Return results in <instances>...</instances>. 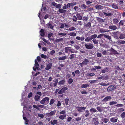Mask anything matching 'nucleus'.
Returning a JSON list of instances; mask_svg holds the SVG:
<instances>
[{
    "label": "nucleus",
    "mask_w": 125,
    "mask_h": 125,
    "mask_svg": "<svg viewBox=\"0 0 125 125\" xmlns=\"http://www.w3.org/2000/svg\"><path fill=\"white\" fill-rule=\"evenodd\" d=\"M109 70V68L107 67L105 68L104 69L101 71V73H105L108 72Z\"/></svg>",
    "instance_id": "16"
},
{
    "label": "nucleus",
    "mask_w": 125,
    "mask_h": 125,
    "mask_svg": "<svg viewBox=\"0 0 125 125\" xmlns=\"http://www.w3.org/2000/svg\"><path fill=\"white\" fill-rule=\"evenodd\" d=\"M71 48V47H66L64 48V51L66 53H68V52L71 51L70 49Z\"/></svg>",
    "instance_id": "22"
},
{
    "label": "nucleus",
    "mask_w": 125,
    "mask_h": 125,
    "mask_svg": "<svg viewBox=\"0 0 125 125\" xmlns=\"http://www.w3.org/2000/svg\"><path fill=\"white\" fill-rule=\"evenodd\" d=\"M65 82V80L64 79L63 80L59 81L58 82V84L59 85H60L61 84H63Z\"/></svg>",
    "instance_id": "46"
},
{
    "label": "nucleus",
    "mask_w": 125,
    "mask_h": 125,
    "mask_svg": "<svg viewBox=\"0 0 125 125\" xmlns=\"http://www.w3.org/2000/svg\"><path fill=\"white\" fill-rule=\"evenodd\" d=\"M69 100V98H66L64 99L65 103L66 105H67L68 104V102Z\"/></svg>",
    "instance_id": "56"
},
{
    "label": "nucleus",
    "mask_w": 125,
    "mask_h": 125,
    "mask_svg": "<svg viewBox=\"0 0 125 125\" xmlns=\"http://www.w3.org/2000/svg\"><path fill=\"white\" fill-rule=\"evenodd\" d=\"M109 79V76L107 75L105 76L104 75L103 76H102L98 77L97 78V79L99 80L102 79L104 80H107Z\"/></svg>",
    "instance_id": "6"
},
{
    "label": "nucleus",
    "mask_w": 125,
    "mask_h": 125,
    "mask_svg": "<svg viewBox=\"0 0 125 125\" xmlns=\"http://www.w3.org/2000/svg\"><path fill=\"white\" fill-rule=\"evenodd\" d=\"M119 21L117 19H114L113 20V23L114 24H116L118 23Z\"/></svg>",
    "instance_id": "38"
},
{
    "label": "nucleus",
    "mask_w": 125,
    "mask_h": 125,
    "mask_svg": "<svg viewBox=\"0 0 125 125\" xmlns=\"http://www.w3.org/2000/svg\"><path fill=\"white\" fill-rule=\"evenodd\" d=\"M96 8L98 10L102 9V6L101 5H96L95 6Z\"/></svg>",
    "instance_id": "41"
},
{
    "label": "nucleus",
    "mask_w": 125,
    "mask_h": 125,
    "mask_svg": "<svg viewBox=\"0 0 125 125\" xmlns=\"http://www.w3.org/2000/svg\"><path fill=\"white\" fill-rule=\"evenodd\" d=\"M73 80L72 78H70L69 79L68 81V82L69 84H71L73 82Z\"/></svg>",
    "instance_id": "62"
},
{
    "label": "nucleus",
    "mask_w": 125,
    "mask_h": 125,
    "mask_svg": "<svg viewBox=\"0 0 125 125\" xmlns=\"http://www.w3.org/2000/svg\"><path fill=\"white\" fill-rule=\"evenodd\" d=\"M35 66H36V67L35 68L34 67H33V70L34 71H35L36 69H37L38 70V67L39 66V64H38V62L36 59H35Z\"/></svg>",
    "instance_id": "10"
},
{
    "label": "nucleus",
    "mask_w": 125,
    "mask_h": 125,
    "mask_svg": "<svg viewBox=\"0 0 125 125\" xmlns=\"http://www.w3.org/2000/svg\"><path fill=\"white\" fill-rule=\"evenodd\" d=\"M92 40L91 36H88L86 38L85 41L86 42H89Z\"/></svg>",
    "instance_id": "29"
},
{
    "label": "nucleus",
    "mask_w": 125,
    "mask_h": 125,
    "mask_svg": "<svg viewBox=\"0 0 125 125\" xmlns=\"http://www.w3.org/2000/svg\"><path fill=\"white\" fill-rule=\"evenodd\" d=\"M42 39L43 40V41H44V42H46V43L47 44H49L50 43L47 40H46L45 38H42Z\"/></svg>",
    "instance_id": "57"
},
{
    "label": "nucleus",
    "mask_w": 125,
    "mask_h": 125,
    "mask_svg": "<svg viewBox=\"0 0 125 125\" xmlns=\"http://www.w3.org/2000/svg\"><path fill=\"white\" fill-rule=\"evenodd\" d=\"M124 24V21L123 20L120 21V22L119 23V26H122Z\"/></svg>",
    "instance_id": "50"
},
{
    "label": "nucleus",
    "mask_w": 125,
    "mask_h": 125,
    "mask_svg": "<svg viewBox=\"0 0 125 125\" xmlns=\"http://www.w3.org/2000/svg\"><path fill=\"white\" fill-rule=\"evenodd\" d=\"M47 25L49 28H50L51 29H53V26L50 22L47 23Z\"/></svg>",
    "instance_id": "27"
},
{
    "label": "nucleus",
    "mask_w": 125,
    "mask_h": 125,
    "mask_svg": "<svg viewBox=\"0 0 125 125\" xmlns=\"http://www.w3.org/2000/svg\"><path fill=\"white\" fill-rule=\"evenodd\" d=\"M89 62V61L88 59H85L84 60V61L82 62V63L83 65H86Z\"/></svg>",
    "instance_id": "20"
},
{
    "label": "nucleus",
    "mask_w": 125,
    "mask_h": 125,
    "mask_svg": "<svg viewBox=\"0 0 125 125\" xmlns=\"http://www.w3.org/2000/svg\"><path fill=\"white\" fill-rule=\"evenodd\" d=\"M49 98L48 97H46L41 100L40 102L41 104H44L45 103L48 104L49 103Z\"/></svg>",
    "instance_id": "2"
},
{
    "label": "nucleus",
    "mask_w": 125,
    "mask_h": 125,
    "mask_svg": "<svg viewBox=\"0 0 125 125\" xmlns=\"http://www.w3.org/2000/svg\"><path fill=\"white\" fill-rule=\"evenodd\" d=\"M55 114V112L54 111H52L50 112V113H47L46 114L48 117H50L52 116Z\"/></svg>",
    "instance_id": "12"
},
{
    "label": "nucleus",
    "mask_w": 125,
    "mask_h": 125,
    "mask_svg": "<svg viewBox=\"0 0 125 125\" xmlns=\"http://www.w3.org/2000/svg\"><path fill=\"white\" fill-rule=\"evenodd\" d=\"M118 43L121 44H123L125 43V41H122L120 40H118Z\"/></svg>",
    "instance_id": "48"
},
{
    "label": "nucleus",
    "mask_w": 125,
    "mask_h": 125,
    "mask_svg": "<svg viewBox=\"0 0 125 125\" xmlns=\"http://www.w3.org/2000/svg\"><path fill=\"white\" fill-rule=\"evenodd\" d=\"M58 11L61 13H65L66 12V10L62 9H59Z\"/></svg>",
    "instance_id": "30"
},
{
    "label": "nucleus",
    "mask_w": 125,
    "mask_h": 125,
    "mask_svg": "<svg viewBox=\"0 0 125 125\" xmlns=\"http://www.w3.org/2000/svg\"><path fill=\"white\" fill-rule=\"evenodd\" d=\"M38 117L41 118H43L44 117V115L42 114H38Z\"/></svg>",
    "instance_id": "61"
},
{
    "label": "nucleus",
    "mask_w": 125,
    "mask_h": 125,
    "mask_svg": "<svg viewBox=\"0 0 125 125\" xmlns=\"http://www.w3.org/2000/svg\"><path fill=\"white\" fill-rule=\"evenodd\" d=\"M40 34L42 36H44L45 35V32L43 29H42L40 31Z\"/></svg>",
    "instance_id": "24"
},
{
    "label": "nucleus",
    "mask_w": 125,
    "mask_h": 125,
    "mask_svg": "<svg viewBox=\"0 0 125 125\" xmlns=\"http://www.w3.org/2000/svg\"><path fill=\"white\" fill-rule=\"evenodd\" d=\"M40 96L38 95H36L34 97V99L35 101H39L40 99Z\"/></svg>",
    "instance_id": "35"
},
{
    "label": "nucleus",
    "mask_w": 125,
    "mask_h": 125,
    "mask_svg": "<svg viewBox=\"0 0 125 125\" xmlns=\"http://www.w3.org/2000/svg\"><path fill=\"white\" fill-rule=\"evenodd\" d=\"M76 33L74 32H70L69 34V35L71 36L74 37L76 35Z\"/></svg>",
    "instance_id": "32"
},
{
    "label": "nucleus",
    "mask_w": 125,
    "mask_h": 125,
    "mask_svg": "<svg viewBox=\"0 0 125 125\" xmlns=\"http://www.w3.org/2000/svg\"><path fill=\"white\" fill-rule=\"evenodd\" d=\"M104 38H105L106 39H107L110 41H111L112 40L111 38V36H109L107 34L105 35L104 36Z\"/></svg>",
    "instance_id": "23"
},
{
    "label": "nucleus",
    "mask_w": 125,
    "mask_h": 125,
    "mask_svg": "<svg viewBox=\"0 0 125 125\" xmlns=\"http://www.w3.org/2000/svg\"><path fill=\"white\" fill-rule=\"evenodd\" d=\"M66 113V111L65 110H63L62 111L59 112L60 114H62V115H65Z\"/></svg>",
    "instance_id": "60"
},
{
    "label": "nucleus",
    "mask_w": 125,
    "mask_h": 125,
    "mask_svg": "<svg viewBox=\"0 0 125 125\" xmlns=\"http://www.w3.org/2000/svg\"><path fill=\"white\" fill-rule=\"evenodd\" d=\"M77 111L80 112H83L86 108V107H76Z\"/></svg>",
    "instance_id": "8"
},
{
    "label": "nucleus",
    "mask_w": 125,
    "mask_h": 125,
    "mask_svg": "<svg viewBox=\"0 0 125 125\" xmlns=\"http://www.w3.org/2000/svg\"><path fill=\"white\" fill-rule=\"evenodd\" d=\"M116 88V86L114 85H112L109 86L108 88L107 91L108 92H110L113 91Z\"/></svg>",
    "instance_id": "4"
},
{
    "label": "nucleus",
    "mask_w": 125,
    "mask_h": 125,
    "mask_svg": "<svg viewBox=\"0 0 125 125\" xmlns=\"http://www.w3.org/2000/svg\"><path fill=\"white\" fill-rule=\"evenodd\" d=\"M92 122L94 125H98L99 124V119L97 117L93 118L92 121Z\"/></svg>",
    "instance_id": "1"
},
{
    "label": "nucleus",
    "mask_w": 125,
    "mask_h": 125,
    "mask_svg": "<svg viewBox=\"0 0 125 125\" xmlns=\"http://www.w3.org/2000/svg\"><path fill=\"white\" fill-rule=\"evenodd\" d=\"M66 33L65 32L60 33H58V35H62L63 36H64L66 35Z\"/></svg>",
    "instance_id": "52"
},
{
    "label": "nucleus",
    "mask_w": 125,
    "mask_h": 125,
    "mask_svg": "<svg viewBox=\"0 0 125 125\" xmlns=\"http://www.w3.org/2000/svg\"><path fill=\"white\" fill-rule=\"evenodd\" d=\"M68 88L66 87H64L62 88L58 92V94H61L65 92V91L67 90Z\"/></svg>",
    "instance_id": "5"
},
{
    "label": "nucleus",
    "mask_w": 125,
    "mask_h": 125,
    "mask_svg": "<svg viewBox=\"0 0 125 125\" xmlns=\"http://www.w3.org/2000/svg\"><path fill=\"white\" fill-rule=\"evenodd\" d=\"M76 29L73 26H72L69 28L68 29H66L67 31H72Z\"/></svg>",
    "instance_id": "25"
},
{
    "label": "nucleus",
    "mask_w": 125,
    "mask_h": 125,
    "mask_svg": "<svg viewBox=\"0 0 125 125\" xmlns=\"http://www.w3.org/2000/svg\"><path fill=\"white\" fill-rule=\"evenodd\" d=\"M99 84L102 86H107L109 85V84H107L103 83H100Z\"/></svg>",
    "instance_id": "58"
},
{
    "label": "nucleus",
    "mask_w": 125,
    "mask_h": 125,
    "mask_svg": "<svg viewBox=\"0 0 125 125\" xmlns=\"http://www.w3.org/2000/svg\"><path fill=\"white\" fill-rule=\"evenodd\" d=\"M91 37L92 40L93 39H95L97 37V35L96 34H94L91 36Z\"/></svg>",
    "instance_id": "39"
},
{
    "label": "nucleus",
    "mask_w": 125,
    "mask_h": 125,
    "mask_svg": "<svg viewBox=\"0 0 125 125\" xmlns=\"http://www.w3.org/2000/svg\"><path fill=\"white\" fill-rule=\"evenodd\" d=\"M117 103L115 101H113L109 103V104L110 105H113L116 104Z\"/></svg>",
    "instance_id": "36"
},
{
    "label": "nucleus",
    "mask_w": 125,
    "mask_h": 125,
    "mask_svg": "<svg viewBox=\"0 0 125 125\" xmlns=\"http://www.w3.org/2000/svg\"><path fill=\"white\" fill-rule=\"evenodd\" d=\"M84 26L86 29H89L91 26V23L90 22H89L87 23H85Z\"/></svg>",
    "instance_id": "9"
},
{
    "label": "nucleus",
    "mask_w": 125,
    "mask_h": 125,
    "mask_svg": "<svg viewBox=\"0 0 125 125\" xmlns=\"http://www.w3.org/2000/svg\"><path fill=\"white\" fill-rule=\"evenodd\" d=\"M57 121L56 120H54L53 121H51V124L53 125H54L55 124H57Z\"/></svg>",
    "instance_id": "33"
},
{
    "label": "nucleus",
    "mask_w": 125,
    "mask_h": 125,
    "mask_svg": "<svg viewBox=\"0 0 125 125\" xmlns=\"http://www.w3.org/2000/svg\"><path fill=\"white\" fill-rule=\"evenodd\" d=\"M87 76H94L95 75V74L93 73H89L87 74Z\"/></svg>",
    "instance_id": "51"
},
{
    "label": "nucleus",
    "mask_w": 125,
    "mask_h": 125,
    "mask_svg": "<svg viewBox=\"0 0 125 125\" xmlns=\"http://www.w3.org/2000/svg\"><path fill=\"white\" fill-rule=\"evenodd\" d=\"M85 47L86 49H92L94 46L92 44L90 43H88L85 44Z\"/></svg>",
    "instance_id": "3"
},
{
    "label": "nucleus",
    "mask_w": 125,
    "mask_h": 125,
    "mask_svg": "<svg viewBox=\"0 0 125 125\" xmlns=\"http://www.w3.org/2000/svg\"><path fill=\"white\" fill-rule=\"evenodd\" d=\"M52 62H50L48 64L46 65V67L45 69L46 70H48L50 69L52 66Z\"/></svg>",
    "instance_id": "11"
},
{
    "label": "nucleus",
    "mask_w": 125,
    "mask_h": 125,
    "mask_svg": "<svg viewBox=\"0 0 125 125\" xmlns=\"http://www.w3.org/2000/svg\"><path fill=\"white\" fill-rule=\"evenodd\" d=\"M97 20L98 21L101 22H104V21L102 19L99 17H97Z\"/></svg>",
    "instance_id": "44"
},
{
    "label": "nucleus",
    "mask_w": 125,
    "mask_h": 125,
    "mask_svg": "<svg viewBox=\"0 0 125 125\" xmlns=\"http://www.w3.org/2000/svg\"><path fill=\"white\" fill-rule=\"evenodd\" d=\"M112 7L113 8L116 9H118V6L115 4H113L112 5Z\"/></svg>",
    "instance_id": "42"
},
{
    "label": "nucleus",
    "mask_w": 125,
    "mask_h": 125,
    "mask_svg": "<svg viewBox=\"0 0 125 125\" xmlns=\"http://www.w3.org/2000/svg\"><path fill=\"white\" fill-rule=\"evenodd\" d=\"M76 55L74 54H72L70 55L69 57V58L70 60H72L73 59V58L75 57Z\"/></svg>",
    "instance_id": "28"
},
{
    "label": "nucleus",
    "mask_w": 125,
    "mask_h": 125,
    "mask_svg": "<svg viewBox=\"0 0 125 125\" xmlns=\"http://www.w3.org/2000/svg\"><path fill=\"white\" fill-rule=\"evenodd\" d=\"M59 25L60 26H60L59 27V28L61 29H62L64 27V23H60L59 24Z\"/></svg>",
    "instance_id": "47"
},
{
    "label": "nucleus",
    "mask_w": 125,
    "mask_h": 125,
    "mask_svg": "<svg viewBox=\"0 0 125 125\" xmlns=\"http://www.w3.org/2000/svg\"><path fill=\"white\" fill-rule=\"evenodd\" d=\"M58 81V79H55V83H53V85H52V84H53L52 83H51L50 84V85L51 86H55L57 85Z\"/></svg>",
    "instance_id": "17"
},
{
    "label": "nucleus",
    "mask_w": 125,
    "mask_h": 125,
    "mask_svg": "<svg viewBox=\"0 0 125 125\" xmlns=\"http://www.w3.org/2000/svg\"><path fill=\"white\" fill-rule=\"evenodd\" d=\"M90 112L92 113H95L96 112L97 110H96V109L94 108H92L90 110Z\"/></svg>",
    "instance_id": "45"
},
{
    "label": "nucleus",
    "mask_w": 125,
    "mask_h": 125,
    "mask_svg": "<svg viewBox=\"0 0 125 125\" xmlns=\"http://www.w3.org/2000/svg\"><path fill=\"white\" fill-rule=\"evenodd\" d=\"M94 43L95 44H97L98 43V41L96 39H94L92 40Z\"/></svg>",
    "instance_id": "54"
},
{
    "label": "nucleus",
    "mask_w": 125,
    "mask_h": 125,
    "mask_svg": "<svg viewBox=\"0 0 125 125\" xmlns=\"http://www.w3.org/2000/svg\"><path fill=\"white\" fill-rule=\"evenodd\" d=\"M85 116L86 117H87L90 114L89 111L88 110H86L85 112Z\"/></svg>",
    "instance_id": "37"
},
{
    "label": "nucleus",
    "mask_w": 125,
    "mask_h": 125,
    "mask_svg": "<svg viewBox=\"0 0 125 125\" xmlns=\"http://www.w3.org/2000/svg\"><path fill=\"white\" fill-rule=\"evenodd\" d=\"M103 12L104 14L106 16H112V14L111 13H109L108 14L105 12Z\"/></svg>",
    "instance_id": "43"
},
{
    "label": "nucleus",
    "mask_w": 125,
    "mask_h": 125,
    "mask_svg": "<svg viewBox=\"0 0 125 125\" xmlns=\"http://www.w3.org/2000/svg\"><path fill=\"white\" fill-rule=\"evenodd\" d=\"M90 86L89 84H82L81 86V87L82 88H85L88 87H89Z\"/></svg>",
    "instance_id": "19"
},
{
    "label": "nucleus",
    "mask_w": 125,
    "mask_h": 125,
    "mask_svg": "<svg viewBox=\"0 0 125 125\" xmlns=\"http://www.w3.org/2000/svg\"><path fill=\"white\" fill-rule=\"evenodd\" d=\"M76 16L78 19L79 20H81L82 19V17L79 13H77L76 14Z\"/></svg>",
    "instance_id": "34"
},
{
    "label": "nucleus",
    "mask_w": 125,
    "mask_h": 125,
    "mask_svg": "<svg viewBox=\"0 0 125 125\" xmlns=\"http://www.w3.org/2000/svg\"><path fill=\"white\" fill-rule=\"evenodd\" d=\"M115 117H113L111 118L110 119V121L111 122L114 123L117 122L118 119L117 118H115Z\"/></svg>",
    "instance_id": "13"
},
{
    "label": "nucleus",
    "mask_w": 125,
    "mask_h": 125,
    "mask_svg": "<svg viewBox=\"0 0 125 125\" xmlns=\"http://www.w3.org/2000/svg\"><path fill=\"white\" fill-rule=\"evenodd\" d=\"M99 31L100 32L104 33V32H109L110 31L108 30H106L101 28L99 30Z\"/></svg>",
    "instance_id": "18"
},
{
    "label": "nucleus",
    "mask_w": 125,
    "mask_h": 125,
    "mask_svg": "<svg viewBox=\"0 0 125 125\" xmlns=\"http://www.w3.org/2000/svg\"><path fill=\"white\" fill-rule=\"evenodd\" d=\"M124 36H125V34H121L120 36L119 37V38L120 39H123L125 38Z\"/></svg>",
    "instance_id": "53"
},
{
    "label": "nucleus",
    "mask_w": 125,
    "mask_h": 125,
    "mask_svg": "<svg viewBox=\"0 0 125 125\" xmlns=\"http://www.w3.org/2000/svg\"><path fill=\"white\" fill-rule=\"evenodd\" d=\"M115 106L117 107H120L123 106V105L121 104H118L115 105Z\"/></svg>",
    "instance_id": "59"
},
{
    "label": "nucleus",
    "mask_w": 125,
    "mask_h": 125,
    "mask_svg": "<svg viewBox=\"0 0 125 125\" xmlns=\"http://www.w3.org/2000/svg\"><path fill=\"white\" fill-rule=\"evenodd\" d=\"M67 58V56L66 55L62 57H60L59 58L58 60H64Z\"/></svg>",
    "instance_id": "31"
},
{
    "label": "nucleus",
    "mask_w": 125,
    "mask_h": 125,
    "mask_svg": "<svg viewBox=\"0 0 125 125\" xmlns=\"http://www.w3.org/2000/svg\"><path fill=\"white\" fill-rule=\"evenodd\" d=\"M53 35V34L52 33H49L48 34V37L49 39H50V37Z\"/></svg>",
    "instance_id": "64"
},
{
    "label": "nucleus",
    "mask_w": 125,
    "mask_h": 125,
    "mask_svg": "<svg viewBox=\"0 0 125 125\" xmlns=\"http://www.w3.org/2000/svg\"><path fill=\"white\" fill-rule=\"evenodd\" d=\"M110 50L111 52H112L113 54H119L117 52V51L115 50L112 48H111L110 49Z\"/></svg>",
    "instance_id": "14"
},
{
    "label": "nucleus",
    "mask_w": 125,
    "mask_h": 125,
    "mask_svg": "<svg viewBox=\"0 0 125 125\" xmlns=\"http://www.w3.org/2000/svg\"><path fill=\"white\" fill-rule=\"evenodd\" d=\"M73 21H76L77 20V16L76 17L75 15H74L73 16Z\"/></svg>",
    "instance_id": "55"
},
{
    "label": "nucleus",
    "mask_w": 125,
    "mask_h": 125,
    "mask_svg": "<svg viewBox=\"0 0 125 125\" xmlns=\"http://www.w3.org/2000/svg\"><path fill=\"white\" fill-rule=\"evenodd\" d=\"M103 122L105 123H107L109 121V119H107L106 118L103 119Z\"/></svg>",
    "instance_id": "49"
},
{
    "label": "nucleus",
    "mask_w": 125,
    "mask_h": 125,
    "mask_svg": "<svg viewBox=\"0 0 125 125\" xmlns=\"http://www.w3.org/2000/svg\"><path fill=\"white\" fill-rule=\"evenodd\" d=\"M66 116V115H62L59 116V118L61 120H63L65 119Z\"/></svg>",
    "instance_id": "26"
},
{
    "label": "nucleus",
    "mask_w": 125,
    "mask_h": 125,
    "mask_svg": "<svg viewBox=\"0 0 125 125\" xmlns=\"http://www.w3.org/2000/svg\"><path fill=\"white\" fill-rule=\"evenodd\" d=\"M121 117L122 118L125 117V112H124L121 114Z\"/></svg>",
    "instance_id": "63"
},
{
    "label": "nucleus",
    "mask_w": 125,
    "mask_h": 125,
    "mask_svg": "<svg viewBox=\"0 0 125 125\" xmlns=\"http://www.w3.org/2000/svg\"><path fill=\"white\" fill-rule=\"evenodd\" d=\"M117 28L115 25H110L109 27V28L111 30H115Z\"/></svg>",
    "instance_id": "15"
},
{
    "label": "nucleus",
    "mask_w": 125,
    "mask_h": 125,
    "mask_svg": "<svg viewBox=\"0 0 125 125\" xmlns=\"http://www.w3.org/2000/svg\"><path fill=\"white\" fill-rule=\"evenodd\" d=\"M55 102V100L53 99H52L50 101L49 104L50 105H52Z\"/></svg>",
    "instance_id": "40"
},
{
    "label": "nucleus",
    "mask_w": 125,
    "mask_h": 125,
    "mask_svg": "<svg viewBox=\"0 0 125 125\" xmlns=\"http://www.w3.org/2000/svg\"><path fill=\"white\" fill-rule=\"evenodd\" d=\"M112 98L111 97L109 96H106L102 100V102H106L108 101L109 100H111Z\"/></svg>",
    "instance_id": "7"
},
{
    "label": "nucleus",
    "mask_w": 125,
    "mask_h": 125,
    "mask_svg": "<svg viewBox=\"0 0 125 125\" xmlns=\"http://www.w3.org/2000/svg\"><path fill=\"white\" fill-rule=\"evenodd\" d=\"M65 38H61L57 39L55 40V42H56L58 43L59 42L62 41L63 40V39H65Z\"/></svg>",
    "instance_id": "21"
}]
</instances>
